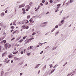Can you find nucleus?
I'll list each match as a JSON object with an SVG mask.
<instances>
[{"label": "nucleus", "instance_id": "nucleus-42", "mask_svg": "<svg viewBox=\"0 0 76 76\" xmlns=\"http://www.w3.org/2000/svg\"><path fill=\"white\" fill-rule=\"evenodd\" d=\"M42 3H45V0H43L42 1Z\"/></svg>", "mask_w": 76, "mask_h": 76}, {"label": "nucleus", "instance_id": "nucleus-35", "mask_svg": "<svg viewBox=\"0 0 76 76\" xmlns=\"http://www.w3.org/2000/svg\"><path fill=\"white\" fill-rule=\"evenodd\" d=\"M58 34V31H57V32L55 34L56 35H57Z\"/></svg>", "mask_w": 76, "mask_h": 76}, {"label": "nucleus", "instance_id": "nucleus-62", "mask_svg": "<svg viewBox=\"0 0 76 76\" xmlns=\"http://www.w3.org/2000/svg\"><path fill=\"white\" fill-rule=\"evenodd\" d=\"M19 44L17 45V47H19Z\"/></svg>", "mask_w": 76, "mask_h": 76}, {"label": "nucleus", "instance_id": "nucleus-54", "mask_svg": "<svg viewBox=\"0 0 76 76\" xmlns=\"http://www.w3.org/2000/svg\"><path fill=\"white\" fill-rule=\"evenodd\" d=\"M21 54H23V51H21Z\"/></svg>", "mask_w": 76, "mask_h": 76}, {"label": "nucleus", "instance_id": "nucleus-43", "mask_svg": "<svg viewBox=\"0 0 76 76\" xmlns=\"http://www.w3.org/2000/svg\"><path fill=\"white\" fill-rule=\"evenodd\" d=\"M21 36H20V37H18V39H20V38H21Z\"/></svg>", "mask_w": 76, "mask_h": 76}, {"label": "nucleus", "instance_id": "nucleus-56", "mask_svg": "<svg viewBox=\"0 0 76 76\" xmlns=\"http://www.w3.org/2000/svg\"><path fill=\"white\" fill-rule=\"evenodd\" d=\"M1 46H0V51H1Z\"/></svg>", "mask_w": 76, "mask_h": 76}, {"label": "nucleus", "instance_id": "nucleus-57", "mask_svg": "<svg viewBox=\"0 0 76 76\" xmlns=\"http://www.w3.org/2000/svg\"><path fill=\"white\" fill-rule=\"evenodd\" d=\"M50 13V12H48L46 13V15H48V13Z\"/></svg>", "mask_w": 76, "mask_h": 76}, {"label": "nucleus", "instance_id": "nucleus-31", "mask_svg": "<svg viewBox=\"0 0 76 76\" xmlns=\"http://www.w3.org/2000/svg\"><path fill=\"white\" fill-rule=\"evenodd\" d=\"M30 49H31V48H30V47H28V48H27V50H30Z\"/></svg>", "mask_w": 76, "mask_h": 76}, {"label": "nucleus", "instance_id": "nucleus-16", "mask_svg": "<svg viewBox=\"0 0 76 76\" xmlns=\"http://www.w3.org/2000/svg\"><path fill=\"white\" fill-rule=\"evenodd\" d=\"M5 55H6V53H3L2 55V57H3V56H5Z\"/></svg>", "mask_w": 76, "mask_h": 76}, {"label": "nucleus", "instance_id": "nucleus-24", "mask_svg": "<svg viewBox=\"0 0 76 76\" xmlns=\"http://www.w3.org/2000/svg\"><path fill=\"white\" fill-rule=\"evenodd\" d=\"M13 25H15V26H16V23H15V22H13Z\"/></svg>", "mask_w": 76, "mask_h": 76}, {"label": "nucleus", "instance_id": "nucleus-49", "mask_svg": "<svg viewBox=\"0 0 76 76\" xmlns=\"http://www.w3.org/2000/svg\"><path fill=\"white\" fill-rule=\"evenodd\" d=\"M5 13H7V10H6V11H5Z\"/></svg>", "mask_w": 76, "mask_h": 76}, {"label": "nucleus", "instance_id": "nucleus-44", "mask_svg": "<svg viewBox=\"0 0 76 76\" xmlns=\"http://www.w3.org/2000/svg\"><path fill=\"white\" fill-rule=\"evenodd\" d=\"M23 14H25L26 13V12L25 11H24V12H23Z\"/></svg>", "mask_w": 76, "mask_h": 76}, {"label": "nucleus", "instance_id": "nucleus-9", "mask_svg": "<svg viewBox=\"0 0 76 76\" xmlns=\"http://www.w3.org/2000/svg\"><path fill=\"white\" fill-rule=\"evenodd\" d=\"M18 53V50H17L16 52H12V53L13 54H16V53Z\"/></svg>", "mask_w": 76, "mask_h": 76}, {"label": "nucleus", "instance_id": "nucleus-61", "mask_svg": "<svg viewBox=\"0 0 76 76\" xmlns=\"http://www.w3.org/2000/svg\"><path fill=\"white\" fill-rule=\"evenodd\" d=\"M25 26H22V28H25Z\"/></svg>", "mask_w": 76, "mask_h": 76}, {"label": "nucleus", "instance_id": "nucleus-23", "mask_svg": "<svg viewBox=\"0 0 76 76\" xmlns=\"http://www.w3.org/2000/svg\"><path fill=\"white\" fill-rule=\"evenodd\" d=\"M64 20H62L61 21V23L62 24L64 23Z\"/></svg>", "mask_w": 76, "mask_h": 76}, {"label": "nucleus", "instance_id": "nucleus-17", "mask_svg": "<svg viewBox=\"0 0 76 76\" xmlns=\"http://www.w3.org/2000/svg\"><path fill=\"white\" fill-rule=\"evenodd\" d=\"M8 59V58H6L4 60V62H6L7 60V59Z\"/></svg>", "mask_w": 76, "mask_h": 76}, {"label": "nucleus", "instance_id": "nucleus-47", "mask_svg": "<svg viewBox=\"0 0 76 76\" xmlns=\"http://www.w3.org/2000/svg\"><path fill=\"white\" fill-rule=\"evenodd\" d=\"M30 48V49H31V48H32V47H33V46H31L30 47H29Z\"/></svg>", "mask_w": 76, "mask_h": 76}, {"label": "nucleus", "instance_id": "nucleus-7", "mask_svg": "<svg viewBox=\"0 0 76 76\" xmlns=\"http://www.w3.org/2000/svg\"><path fill=\"white\" fill-rule=\"evenodd\" d=\"M17 32H18V30L14 31L12 33V34H16V33Z\"/></svg>", "mask_w": 76, "mask_h": 76}, {"label": "nucleus", "instance_id": "nucleus-14", "mask_svg": "<svg viewBox=\"0 0 76 76\" xmlns=\"http://www.w3.org/2000/svg\"><path fill=\"white\" fill-rule=\"evenodd\" d=\"M14 59H15V60H18L19 59V58H17L16 57H14Z\"/></svg>", "mask_w": 76, "mask_h": 76}, {"label": "nucleus", "instance_id": "nucleus-28", "mask_svg": "<svg viewBox=\"0 0 76 76\" xmlns=\"http://www.w3.org/2000/svg\"><path fill=\"white\" fill-rule=\"evenodd\" d=\"M11 29H14V28H15V27L13 26H11Z\"/></svg>", "mask_w": 76, "mask_h": 76}, {"label": "nucleus", "instance_id": "nucleus-11", "mask_svg": "<svg viewBox=\"0 0 76 76\" xmlns=\"http://www.w3.org/2000/svg\"><path fill=\"white\" fill-rule=\"evenodd\" d=\"M56 70V69H52L51 72H50V73H53V72H54V70Z\"/></svg>", "mask_w": 76, "mask_h": 76}, {"label": "nucleus", "instance_id": "nucleus-21", "mask_svg": "<svg viewBox=\"0 0 76 76\" xmlns=\"http://www.w3.org/2000/svg\"><path fill=\"white\" fill-rule=\"evenodd\" d=\"M23 39H21L19 41V42H22V41H23Z\"/></svg>", "mask_w": 76, "mask_h": 76}, {"label": "nucleus", "instance_id": "nucleus-6", "mask_svg": "<svg viewBox=\"0 0 76 76\" xmlns=\"http://www.w3.org/2000/svg\"><path fill=\"white\" fill-rule=\"evenodd\" d=\"M33 19L31 18L30 20L29 21L30 22H32V23H34V21H33Z\"/></svg>", "mask_w": 76, "mask_h": 76}, {"label": "nucleus", "instance_id": "nucleus-2", "mask_svg": "<svg viewBox=\"0 0 76 76\" xmlns=\"http://www.w3.org/2000/svg\"><path fill=\"white\" fill-rule=\"evenodd\" d=\"M33 39L32 38L29 39L28 40L27 39L26 40V43L27 44V43H28L29 42H31V40H32Z\"/></svg>", "mask_w": 76, "mask_h": 76}, {"label": "nucleus", "instance_id": "nucleus-50", "mask_svg": "<svg viewBox=\"0 0 76 76\" xmlns=\"http://www.w3.org/2000/svg\"><path fill=\"white\" fill-rule=\"evenodd\" d=\"M73 0H71L70 1V3H72V2H73Z\"/></svg>", "mask_w": 76, "mask_h": 76}, {"label": "nucleus", "instance_id": "nucleus-20", "mask_svg": "<svg viewBox=\"0 0 76 76\" xmlns=\"http://www.w3.org/2000/svg\"><path fill=\"white\" fill-rule=\"evenodd\" d=\"M28 28H29V26H27L26 28H24L23 29H28Z\"/></svg>", "mask_w": 76, "mask_h": 76}, {"label": "nucleus", "instance_id": "nucleus-3", "mask_svg": "<svg viewBox=\"0 0 76 76\" xmlns=\"http://www.w3.org/2000/svg\"><path fill=\"white\" fill-rule=\"evenodd\" d=\"M26 7H27V9L26 10V12H28V11L29 10V9H30L31 7L29 5H27Z\"/></svg>", "mask_w": 76, "mask_h": 76}, {"label": "nucleus", "instance_id": "nucleus-33", "mask_svg": "<svg viewBox=\"0 0 76 76\" xmlns=\"http://www.w3.org/2000/svg\"><path fill=\"white\" fill-rule=\"evenodd\" d=\"M30 17H31V16L30 15H28L27 17V18L28 19V18H30Z\"/></svg>", "mask_w": 76, "mask_h": 76}, {"label": "nucleus", "instance_id": "nucleus-41", "mask_svg": "<svg viewBox=\"0 0 76 76\" xmlns=\"http://www.w3.org/2000/svg\"><path fill=\"white\" fill-rule=\"evenodd\" d=\"M61 5V4H58L57 5V6L58 7L59 6H60Z\"/></svg>", "mask_w": 76, "mask_h": 76}, {"label": "nucleus", "instance_id": "nucleus-36", "mask_svg": "<svg viewBox=\"0 0 76 76\" xmlns=\"http://www.w3.org/2000/svg\"><path fill=\"white\" fill-rule=\"evenodd\" d=\"M50 3H53V0H50Z\"/></svg>", "mask_w": 76, "mask_h": 76}, {"label": "nucleus", "instance_id": "nucleus-4", "mask_svg": "<svg viewBox=\"0 0 76 76\" xmlns=\"http://www.w3.org/2000/svg\"><path fill=\"white\" fill-rule=\"evenodd\" d=\"M29 23V21L28 20H26L23 21V23L26 24V23Z\"/></svg>", "mask_w": 76, "mask_h": 76}, {"label": "nucleus", "instance_id": "nucleus-32", "mask_svg": "<svg viewBox=\"0 0 76 76\" xmlns=\"http://www.w3.org/2000/svg\"><path fill=\"white\" fill-rule=\"evenodd\" d=\"M15 37H14L12 39H11V41H13V39H15Z\"/></svg>", "mask_w": 76, "mask_h": 76}, {"label": "nucleus", "instance_id": "nucleus-1", "mask_svg": "<svg viewBox=\"0 0 76 76\" xmlns=\"http://www.w3.org/2000/svg\"><path fill=\"white\" fill-rule=\"evenodd\" d=\"M5 47L6 48V50H7V48H9L10 47H11L12 45H9V44L8 43H6L5 44Z\"/></svg>", "mask_w": 76, "mask_h": 76}, {"label": "nucleus", "instance_id": "nucleus-48", "mask_svg": "<svg viewBox=\"0 0 76 76\" xmlns=\"http://www.w3.org/2000/svg\"><path fill=\"white\" fill-rule=\"evenodd\" d=\"M35 32H34V33H33L32 34V35H35Z\"/></svg>", "mask_w": 76, "mask_h": 76}, {"label": "nucleus", "instance_id": "nucleus-13", "mask_svg": "<svg viewBox=\"0 0 76 76\" xmlns=\"http://www.w3.org/2000/svg\"><path fill=\"white\" fill-rule=\"evenodd\" d=\"M1 16L3 17L4 15V12H2L1 14Z\"/></svg>", "mask_w": 76, "mask_h": 76}, {"label": "nucleus", "instance_id": "nucleus-64", "mask_svg": "<svg viewBox=\"0 0 76 76\" xmlns=\"http://www.w3.org/2000/svg\"><path fill=\"white\" fill-rule=\"evenodd\" d=\"M14 31V30L12 29V30H11V32H12V31Z\"/></svg>", "mask_w": 76, "mask_h": 76}, {"label": "nucleus", "instance_id": "nucleus-30", "mask_svg": "<svg viewBox=\"0 0 76 76\" xmlns=\"http://www.w3.org/2000/svg\"><path fill=\"white\" fill-rule=\"evenodd\" d=\"M45 68H46V65L43 68V70H44V69H45Z\"/></svg>", "mask_w": 76, "mask_h": 76}, {"label": "nucleus", "instance_id": "nucleus-39", "mask_svg": "<svg viewBox=\"0 0 76 76\" xmlns=\"http://www.w3.org/2000/svg\"><path fill=\"white\" fill-rule=\"evenodd\" d=\"M23 64V62H22L21 63H20L19 64V66L20 65H21V64Z\"/></svg>", "mask_w": 76, "mask_h": 76}, {"label": "nucleus", "instance_id": "nucleus-8", "mask_svg": "<svg viewBox=\"0 0 76 76\" xmlns=\"http://www.w3.org/2000/svg\"><path fill=\"white\" fill-rule=\"evenodd\" d=\"M3 42H4V43H6V40H3L1 42V43H3Z\"/></svg>", "mask_w": 76, "mask_h": 76}, {"label": "nucleus", "instance_id": "nucleus-34", "mask_svg": "<svg viewBox=\"0 0 76 76\" xmlns=\"http://www.w3.org/2000/svg\"><path fill=\"white\" fill-rule=\"evenodd\" d=\"M27 56H30V55H31V53H28L27 54Z\"/></svg>", "mask_w": 76, "mask_h": 76}, {"label": "nucleus", "instance_id": "nucleus-18", "mask_svg": "<svg viewBox=\"0 0 76 76\" xmlns=\"http://www.w3.org/2000/svg\"><path fill=\"white\" fill-rule=\"evenodd\" d=\"M47 22H45L44 23H42V24H47Z\"/></svg>", "mask_w": 76, "mask_h": 76}, {"label": "nucleus", "instance_id": "nucleus-58", "mask_svg": "<svg viewBox=\"0 0 76 76\" xmlns=\"http://www.w3.org/2000/svg\"><path fill=\"white\" fill-rule=\"evenodd\" d=\"M57 2H58V0H57V2L56 1H55V3H57Z\"/></svg>", "mask_w": 76, "mask_h": 76}, {"label": "nucleus", "instance_id": "nucleus-37", "mask_svg": "<svg viewBox=\"0 0 76 76\" xmlns=\"http://www.w3.org/2000/svg\"><path fill=\"white\" fill-rule=\"evenodd\" d=\"M40 6H43V4H42V3H41L40 4Z\"/></svg>", "mask_w": 76, "mask_h": 76}, {"label": "nucleus", "instance_id": "nucleus-45", "mask_svg": "<svg viewBox=\"0 0 76 76\" xmlns=\"http://www.w3.org/2000/svg\"><path fill=\"white\" fill-rule=\"evenodd\" d=\"M56 66H57V64H56L55 65V66H54L53 67V68H55V67H56Z\"/></svg>", "mask_w": 76, "mask_h": 76}, {"label": "nucleus", "instance_id": "nucleus-22", "mask_svg": "<svg viewBox=\"0 0 76 76\" xmlns=\"http://www.w3.org/2000/svg\"><path fill=\"white\" fill-rule=\"evenodd\" d=\"M40 64H38L37 65V66L35 67V68H37V67H38V66H39Z\"/></svg>", "mask_w": 76, "mask_h": 76}, {"label": "nucleus", "instance_id": "nucleus-29", "mask_svg": "<svg viewBox=\"0 0 76 76\" xmlns=\"http://www.w3.org/2000/svg\"><path fill=\"white\" fill-rule=\"evenodd\" d=\"M72 75H73V74L72 75V74H69L68 75V76H72Z\"/></svg>", "mask_w": 76, "mask_h": 76}, {"label": "nucleus", "instance_id": "nucleus-5", "mask_svg": "<svg viewBox=\"0 0 76 76\" xmlns=\"http://www.w3.org/2000/svg\"><path fill=\"white\" fill-rule=\"evenodd\" d=\"M24 6H25V4H23L21 5H20L19 6V8L20 9L21 8H22V7H23Z\"/></svg>", "mask_w": 76, "mask_h": 76}, {"label": "nucleus", "instance_id": "nucleus-51", "mask_svg": "<svg viewBox=\"0 0 76 76\" xmlns=\"http://www.w3.org/2000/svg\"><path fill=\"white\" fill-rule=\"evenodd\" d=\"M43 53V51H42L40 52V54H42Z\"/></svg>", "mask_w": 76, "mask_h": 76}, {"label": "nucleus", "instance_id": "nucleus-25", "mask_svg": "<svg viewBox=\"0 0 76 76\" xmlns=\"http://www.w3.org/2000/svg\"><path fill=\"white\" fill-rule=\"evenodd\" d=\"M47 4H48V2H46L45 3V5H47Z\"/></svg>", "mask_w": 76, "mask_h": 76}, {"label": "nucleus", "instance_id": "nucleus-15", "mask_svg": "<svg viewBox=\"0 0 76 76\" xmlns=\"http://www.w3.org/2000/svg\"><path fill=\"white\" fill-rule=\"evenodd\" d=\"M49 66H50V68H51L53 67V65L52 64H50L49 65Z\"/></svg>", "mask_w": 76, "mask_h": 76}, {"label": "nucleus", "instance_id": "nucleus-19", "mask_svg": "<svg viewBox=\"0 0 76 76\" xmlns=\"http://www.w3.org/2000/svg\"><path fill=\"white\" fill-rule=\"evenodd\" d=\"M27 37V36H26L23 37V39H25V38H26Z\"/></svg>", "mask_w": 76, "mask_h": 76}, {"label": "nucleus", "instance_id": "nucleus-38", "mask_svg": "<svg viewBox=\"0 0 76 76\" xmlns=\"http://www.w3.org/2000/svg\"><path fill=\"white\" fill-rule=\"evenodd\" d=\"M54 30H55V28H53L52 30V32H53V31H54Z\"/></svg>", "mask_w": 76, "mask_h": 76}, {"label": "nucleus", "instance_id": "nucleus-63", "mask_svg": "<svg viewBox=\"0 0 76 76\" xmlns=\"http://www.w3.org/2000/svg\"><path fill=\"white\" fill-rule=\"evenodd\" d=\"M32 31H34V29H32Z\"/></svg>", "mask_w": 76, "mask_h": 76}, {"label": "nucleus", "instance_id": "nucleus-40", "mask_svg": "<svg viewBox=\"0 0 76 76\" xmlns=\"http://www.w3.org/2000/svg\"><path fill=\"white\" fill-rule=\"evenodd\" d=\"M58 27V25H56L55 26V28H57Z\"/></svg>", "mask_w": 76, "mask_h": 76}, {"label": "nucleus", "instance_id": "nucleus-53", "mask_svg": "<svg viewBox=\"0 0 76 76\" xmlns=\"http://www.w3.org/2000/svg\"><path fill=\"white\" fill-rule=\"evenodd\" d=\"M23 73H21L20 74V76H22V75H23Z\"/></svg>", "mask_w": 76, "mask_h": 76}, {"label": "nucleus", "instance_id": "nucleus-60", "mask_svg": "<svg viewBox=\"0 0 76 76\" xmlns=\"http://www.w3.org/2000/svg\"><path fill=\"white\" fill-rule=\"evenodd\" d=\"M39 47V45H37V47Z\"/></svg>", "mask_w": 76, "mask_h": 76}, {"label": "nucleus", "instance_id": "nucleus-52", "mask_svg": "<svg viewBox=\"0 0 76 76\" xmlns=\"http://www.w3.org/2000/svg\"><path fill=\"white\" fill-rule=\"evenodd\" d=\"M22 10L23 11H25V9H24V8H23L22 9Z\"/></svg>", "mask_w": 76, "mask_h": 76}, {"label": "nucleus", "instance_id": "nucleus-55", "mask_svg": "<svg viewBox=\"0 0 76 76\" xmlns=\"http://www.w3.org/2000/svg\"><path fill=\"white\" fill-rule=\"evenodd\" d=\"M49 48V46L47 47L45 49H47V48Z\"/></svg>", "mask_w": 76, "mask_h": 76}, {"label": "nucleus", "instance_id": "nucleus-46", "mask_svg": "<svg viewBox=\"0 0 76 76\" xmlns=\"http://www.w3.org/2000/svg\"><path fill=\"white\" fill-rule=\"evenodd\" d=\"M59 8H60V7H59L57 8V10H58V9H59Z\"/></svg>", "mask_w": 76, "mask_h": 76}, {"label": "nucleus", "instance_id": "nucleus-59", "mask_svg": "<svg viewBox=\"0 0 76 76\" xmlns=\"http://www.w3.org/2000/svg\"><path fill=\"white\" fill-rule=\"evenodd\" d=\"M26 51V49L24 50V53H25V51Z\"/></svg>", "mask_w": 76, "mask_h": 76}, {"label": "nucleus", "instance_id": "nucleus-10", "mask_svg": "<svg viewBox=\"0 0 76 76\" xmlns=\"http://www.w3.org/2000/svg\"><path fill=\"white\" fill-rule=\"evenodd\" d=\"M40 6H38V7L37 8V9L35 11L36 12H37L38 10L39 9Z\"/></svg>", "mask_w": 76, "mask_h": 76}, {"label": "nucleus", "instance_id": "nucleus-26", "mask_svg": "<svg viewBox=\"0 0 76 76\" xmlns=\"http://www.w3.org/2000/svg\"><path fill=\"white\" fill-rule=\"evenodd\" d=\"M58 26H61L62 25V24H61V23H60L58 25Z\"/></svg>", "mask_w": 76, "mask_h": 76}, {"label": "nucleus", "instance_id": "nucleus-27", "mask_svg": "<svg viewBox=\"0 0 76 76\" xmlns=\"http://www.w3.org/2000/svg\"><path fill=\"white\" fill-rule=\"evenodd\" d=\"M9 61H10V60H8L6 62V63H8Z\"/></svg>", "mask_w": 76, "mask_h": 76}, {"label": "nucleus", "instance_id": "nucleus-12", "mask_svg": "<svg viewBox=\"0 0 76 76\" xmlns=\"http://www.w3.org/2000/svg\"><path fill=\"white\" fill-rule=\"evenodd\" d=\"M32 4H33L32 2H30L29 4V5L31 7L32 6Z\"/></svg>", "mask_w": 76, "mask_h": 76}]
</instances>
